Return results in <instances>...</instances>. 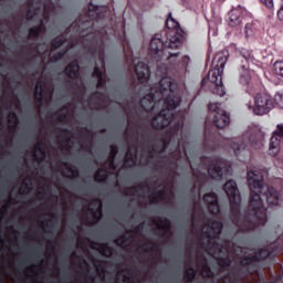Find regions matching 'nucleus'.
Returning <instances> with one entry per match:
<instances>
[{
  "label": "nucleus",
  "mask_w": 283,
  "mask_h": 283,
  "mask_svg": "<svg viewBox=\"0 0 283 283\" xmlns=\"http://www.w3.org/2000/svg\"><path fill=\"white\" fill-rule=\"evenodd\" d=\"M248 185L250 187V201L247 211L242 214L240 211L242 197L235 180L230 179L223 186V191L230 202V220L234 227L239 228L241 233L255 231L258 227L266 224V210L262 201L264 191V177L260 171H248Z\"/></svg>",
  "instance_id": "nucleus-1"
},
{
  "label": "nucleus",
  "mask_w": 283,
  "mask_h": 283,
  "mask_svg": "<svg viewBox=\"0 0 283 283\" xmlns=\"http://www.w3.org/2000/svg\"><path fill=\"white\" fill-rule=\"evenodd\" d=\"M105 19V14L101 13V7L90 3L86 14H81L72 24L66 29L69 32L72 30L80 34V41L86 50L87 54L97 59L93 78H101L105 74V36L107 31L105 27L98 25Z\"/></svg>",
  "instance_id": "nucleus-2"
},
{
  "label": "nucleus",
  "mask_w": 283,
  "mask_h": 283,
  "mask_svg": "<svg viewBox=\"0 0 283 283\" xmlns=\"http://www.w3.org/2000/svg\"><path fill=\"white\" fill-rule=\"evenodd\" d=\"M148 92L140 99V107L144 112H154L157 105L164 103V108L151 119V127L157 130L169 127L176 118L174 109L182 103V97L178 93V84L171 77H163L159 81V87L148 86Z\"/></svg>",
  "instance_id": "nucleus-3"
},
{
  "label": "nucleus",
  "mask_w": 283,
  "mask_h": 283,
  "mask_svg": "<svg viewBox=\"0 0 283 283\" xmlns=\"http://www.w3.org/2000/svg\"><path fill=\"white\" fill-rule=\"evenodd\" d=\"M166 31L156 33L150 40L149 54L156 59L157 63L160 61L171 63L174 59H178L180 51L172 52L171 50H180L187 41V32L180 28V23L174 19L171 13L166 20Z\"/></svg>",
  "instance_id": "nucleus-4"
},
{
  "label": "nucleus",
  "mask_w": 283,
  "mask_h": 283,
  "mask_svg": "<svg viewBox=\"0 0 283 283\" xmlns=\"http://www.w3.org/2000/svg\"><path fill=\"white\" fill-rule=\"evenodd\" d=\"M207 227L211 232L208 233L207 242H205V240L200 241L201 247L208 251L209 255H212L214 260H218L219 266L221 269L231 266V259L229 256H224L229 253V248L216 241L220 240L223 227L222 221L208 219Z\"/></svg>",
  "instance_id": "nucleus-5"
},
{
  "label": "nucleus",
  "mask_w": 283,
  "mask_h": 283,
  "mask_svg": "<svg viewBox=\"0 0 283 283\" xmlns=\"http://www.w3.org/2000/svg\"><path fill=\"white\" fill-rule=\"evenodd\" d=\"M208 116L206 118V125H205V148L210 149V151H216L218 149V143L216 142H209V138H211L209 125L212 123L217 129H224V127H229L231 125V116L227 111L222 109L221 103H210L208 105Z\"/></svg>",
  "instance_id": "nucleus-6"
},
{
  "label": "nucleus",
  "mask_w": 283,
  "mask_h": 283,
  "mask_svg": "<svg viewBox=\"0 0 283 283\" xmlns=\"http://www.w3.org/2000/svg\"><path fill=\"white\" fill-rule=\"evenodd\" d=\"M282 250L275 245V243L269 245L268 248L261 249L259 252H255L251 256H241L239 264L245 269L241 272L242 275H253V273H258L260 268L255 262H262L263 260H275L277 258V253Z\"/></svg>",
  "instance_id": "nucleus-7"
},
{
  "label": "nucleus",
  "mask_w": 283,
  "mask_h": 283,
  "mask_svg": "<svg viewBox=\"0 0 283 283\" xmlns=\"http://www.w3.org/2000/svg\"><path fill=\"white\" fill-rule=\"evenodd\" d=\"M227 61H229V57L224 55V53H218L213 59L214 67L208 72V77H205L201 81L202 86H205L207 80L210 81V83H213L216 87L213 94H217L218 96H224L226 94L224 86L222 85V72H224Z\"/></svg>",
  "instance_id": "nucleus-8"
},
{
  "label": "nucleus",
  "mask_w": 283,
  "mask_h": 283,
  "mask_svg": "<svg viewBox=\"0 0 283 283\" xmlns=\"http://www.w3.org/2000/svg\"><path fill=\"white\" fill-rule=\"evenodd\" d=\"M231 147L234 151V156L239 160H242L244 156H249L251 147L253 149H260L262 147V139L256 138L255 135L244 134L242 137L234 139L231 143Z\"/></svg>",
  "instance_id": "nucleus-9"
},
{
  "label": "nucleus",
  "mask_w": 283,
  "mask_h": 283,
  "mask_svg": "<svg viewBox=\"0 0 283 283\" xmlns=\"http://www.w3.org/2000/svg\"><path fill=\"white\" fill-rule=\"evenodd\" d=\"M201 165L207 167V171L212 180H222L224 171H229L227 161L221 157H207L200 159Z\"/></svg>",
  "instance_id": "nucleus-10"
},
{
  "label": "nucleus",
  "mask_w": 283,
  "mask_h": 283,
  "mask_svg": "<svg viewBox=\"0 0 283 283\" xmlns=\"http://www.w3.org/2000/svg\"><path fill=\"white\" fill-rule=\"evenodd\" d=\"M182 124H180V122L176 123L174 127H171L168 132V136L161 137L157 144L150 145V150L148 151L149 160H154V154H165V151L169 149V145H171V139L174 138V136H178V132H180Z\"/></svg>",
  "instance_id": "nucleus-11"
},
{
  "label": "nucleus",
  "mask_w": 283,
  "mask_h": 283,
  "mask_svg": "<svg viewBox=\"0 0 283 283\" xmlns=\"http://www.w3.org/2000/svg\"><path fill=\"white\" fill-rule=\"evenodd\" d=\"M43 1V12L42 18H39V24L35 25L38 31L43 34L48 31V23H50V17L55 14L56 8H59V1L61 0H42Z\"/></svg>",
  "instance_id": "nucleus-12"
},
{
  "label": "nucleus",
  "mask_w": 283,
  "mask_h": 283,
  "mask_svg": "<svg viewBox=\"0 0 283 283\" xmlns=\"http://www.w3.org/2000/svg\"><path fill=\"white\" fill-rule=\"evenodd\" d=\"M182 156H187V147L180 139H177V146L175 150L168 153V155L164 156V160H166L167 169H171V167L178 166V160L182 158Z\"/></svg>",
  "instance_id": "nucleus-13"
},
{
  "label": "nucleus",
  "mask_w": 283,
  "mask_h": 283,
  "mask_svg": "<svg viewBox=\"0 0 283 283\" xmlns=\"http://www.w3.org/2000/svg\"><path fill=\"white\" fill-rule=\"evenodd\" d=\"M239 61V81L241 85H249L251 83V69L249 65V61H251V54H241Z\"/></svg>",
  "instance_id": "nucleus-14"
},
{
  "label": "nucleus",
  "mask_w": 283,
  "mask_h": 283,
  "mask_svg": "<svg viewBox=\"0 0 283 283\" xmlns=\"http://www.w3.org/2000/svg\"><path fill=\"white\" fill-rule=\"evenodd\" d=\"M271 109H273V101L266 95H256L253 113L256 114V116H264V114H269Z\"/></svg>",
  "instance_id": "nucleus-15"
},
{
  "label": "nucleus",
  "mask_w": 283,
  "mask_h": 283,
  "mask_svg": "<svg viewBox=\"0 0 283 283\" xmlns=\"http://www.w3.org/2000/svg\"><path fill=\"white\" fill-rule=\"evenodd\" d=\"M56 0H53L55 2ZM28 11H27V21H34L41 17L43 12V0H29L28 1Z\"/></svg>",
  "instance_id": "nucleus-16"
},
{
  "label": "nucleus",
  "mask_w": 283,
  "mask_h": 283,
  "mask_svg": "<svg viewBox=\"0 0 283 283\" xmlns=\"http://www.w3.org/2000/svg\"><path fill=\"white\" fill-rule=\"evenodd\" d=\"M135 74L138 78V83L140 85H146L149 83V76L151 75V71L149 70V65L144 62H138L135 65Z\"/></svg>",
  "instance_id": "nucleus-17"
},
{
  "label": "nucleus",
  "mask_w": 283,
  "mask_h": 283,
  "mask_svg": "<svg viewBox=\"0 0 283 283\" xmlns=\"http://www.w3.org/2000/svg\"><path fill=\"white\" fill-rule=\"evenodd\" d=\"M203 202L212 216L220 213V203H218V195L216 192L206 193L203 196Z\"/></svg>",
  "instance_id": "nucleus-18"
},
{
  "label": "nucleus",
  "mask_w": 283,
  "mask_h": 283,
  "mask_svg": "<svg viewBox=\"0 0 283 283\" xmlns=\"http://www.w3.org/2000/svg\"><path fill=\"white\" fill-rule=\"evenodd\" d=\"M64 74L67 78H71V81H78L81 77V65H78V60L70 62L64 69Z\"/></svg>",
  "instance_id": "nucleus-19"
},
{
  "label": "nucleus",
  "mask_w": 283,
  "mask_h": 283,
  "mask_svg": "<svg viewBox=\"0 0 283 283\" xmlns=\"http://www.w3.org/2000/svg\"><path fill=\"white\" fill-rule=\"evenodd\" d=\"M263 197L265 198L269 207H277V205H280V192L273 187H268Z\"/></svg>",
  "instance_id": "nucleus-20"
},
{
  "label": "nucleus",
  "mask_w": 283,
  "mask_h": 283,
  "mask_svg": "<svg viewBox=\"0 0 283 283\" xmlns=\"http://www.w3.org/2000/svg\"><path fill=\"white\" fill-rule=\"evenodd\" d=\"M283 138V124H279L276 126V130H274L273 136L270 139V149H280V143Z\"/></svg>",
  "instance_id": "nucleus-21"
},
{
  "label": "nucleus",
  "mask_w": 283,
  "mask_h": 283,
  "mask_svg": "<svg viewBox=\"0 0 283 283\" xmlns=\"http://www.w3.org/2000/svg\"><path fill=\"white\" fill-rule=\"evenodd\" d=\"M153 224H156L158 229H161L164 231V235L166 233H171V221L168 218L163 217H156L151 220Z\"/></svg>",
  "instance_id": "nucleus-22"
},
{
  "label": "nucleus",
  "mask_w": 283,
  "mask_h": 283,
  "mask_svg": "<svg viewBox=\"0 0 283 283\" xmlns=\"http://www.w3.org/2000/svg\"><path fill=\"white\" fill-rule=\"evenodd\" d=\"M229 25L230 28H235L242 23V11L240 9H233L229 13Z\"/></svg>",
  "instance_id": "nucleus-23"
},
{
  "label": "nucleus",
  "mask_w": 283,
  "mask_h": 283,
  "mask_svg": "<svg viewBox=\"0 0 283 283\" xmlns=\"http://www.w3.org/2000/svg\"><path fill=\"white\" fill-rule=\"evenodd\" d=\"M91 207L93 208H88V211L93 213V218L98 220V216H103V201H101V199H93Z\"/></svg>",
  "instance_id": "nucleus-24"
},
{
  "label": "nucleus",
  "mask_w": 283,
  "mask_h": 283,
  "mask_svg": "<svg viewBox=\"0 0 283 283\" xmlns=\"http://www.w3.org/2000/svg\"><path fill=\"white\" fill-rule=\"evenodd\" d=\"M137 160H138V155L136 150L132 151V148H128L126 151V156L124 158L125 167H128V169H132V167H136Z\"/></svg>",
  "instance_id": "nucleus-25"
},
{
  "label": "nucleus",
  "mask_w": 283,
  "mask_h": 283,
  "mask_svg": "<svg viewBox=\"0 0 283 283\" xmlns=\"http://www.w3.org/2000/svg\"><path fill=\"white\" fill-rule=\"evenodd\" d=\"M116 156H118V146L113 144L111 145V153L108 157V167L112 171H116Z\"/></svg>",
  "instance_id": "nucleus-26"
},
{
  "label": "nucleus",
  "mask_w": 283,
  "mask_h": 283,
  "mask_svg": "<svg viewBox=\"0 0 283 283\" xmlns=\"http://www.w3.org/2000/svg\"><path fill=\"white\" fill-rule=\"evenodd\" d=\"M34 150L35 151H39L40 156L34 153L33 154V158L35 160V163H43V160H45V156H46V153H45V147H43V142H39L35 146H34Z\"/></svg>",
  "instance_id": "nucleus-27"
},
{
  "label": "nucleus",
  "mask_w": 283,
  "mask_h": 283,
  "mask_svg": "<svg viewBox=\"0 0 283 283\" xmlns=\"http://www.w3.org/2000/svg\"><path fill=\"white\" fill-rule=\"evenodd\" d=\"M150 205H158V202H165L167 200V191L165 189L154 192L150 197Z\"/></svg>",
  "instance_id": "nucleus-28"
},
{
  "label": "nucleus",
  "mask_w": 283,
  "mask_h": 283,
  "mask_svg": "<svg viewBox=\"0 0 283 283\" xmlns=\"http://www.w3.org/2000/svg\"><path fill=\"white\" fill-rule=\"evenodd\" d=\"M34 103L38 105V109H41V105H43V85L41 82H38L35 85Z\"/></svg>",
  "instance_id": "nucleus-29"
},
{
  "label": "nucleus",
  "mask_w": 283,
  "mask_h": 283,
  "mask_svg": "<svg viewBox=\"0 0 283 283\" xmlns=\"http://www.w3.org/2000/svg\"><path fill=\"white\" fill-rule=\"evenodd\" d=\"M65 43H67V38L63 34L57 35L51 41V51L54 52V50H59V48Z\"/></svg>",
  "instance_id": "nucleus-30"
},
{
  "label": "nucleus",
  "mask_w": 283,
  "mask_h": 283,
  "mask_svg": "<svg viewBox=\"0 0 283 283\" xmlns=\"http://www.w3.org/2000/svg\"><path fill=\"white\" fill-rule=\"evenodd\" d=\"M107 178H108L107 168H99L94 175V180L96 182H105Z\"/></svg>",
  "instance_id": "nucleus-31"
},
{
  "label": "nucleus",
  "mask_w": 283,
  "mask_h": 283,
  "mask_svg": "<svg viewBox=\"0 0 283 283\" xmlns=\"http://www.w3.org/2000/svg\"><path fill=\"white\" fill-rule=\"evenodd\" d=\"M273 72L277 78L283 80V60H277L274 62Z\"/></svg>",
  "instance_id": "nucleus-32"
},
{
  "label": "nucleus",
  "mask_w": 283,
  "mask_h": 283,
  "mask_svg": "<svg viewBox=\"0 0 283 283\" xmlns=\"http://www.w3.org/2000/svg\"><path fill=\"white\" fill-rule=\"evenodd\" d=\"M8 120H9V129L14 132V129H17V125H19V116L17 115L15 112H10Z\"/></svg>",
  "instance_id": "nucleus-33"
},
{
  "label": "nucleus",
  "mask_w": 283,
  "mask_h": 283,
  "mask_svg": "<svg viewBox=\"0 0 283 283\" xmlns=\"http://www.w3.org/2000/svg\"><path fill=\"white\" fill-rule=\"evenodd\" d=\"M189 63H191V57L189 55H184L178 62V67L181 72H187V67H189Z\"/></svg>",
  "instance_id": "nucleus-34"
},
{
  "label": "nucleus",
  "mask_w": 283,
  "mask_h": 283,
  "mask_svg": "<svg viewBox=\"0 0 283 283\" xmlns=\"http://www.w3.org/2000/svg\"><path fill=\"white\" fill-rule=\"evenodd\" d=\"M154 249H156V243L153 241H148L138 247V250L144 251V253H151L154 252Z\"/></svg>",
  "instance_id": "nucleus-35"
},
{
  "label": "nucleus",
  "mask_w": 283,
  "mask_h": 283,
  "mask_svg": "<svg viewBox=\"0 0 283 283\" xmlns=\"http://www.w3.org/2000/svg\"><path fill=\"white\" fill-rule=\"evenodd\" d=\"M62 165L63 167H65V169H67L70 174H72L73 178H78L81 172L78 171V169H74V166H72V164L64 161L62 163Z\"/></svg>",
  "instance_id": "nucleus-36"
},
{
  "label": "nucleus",
  "mask_w": 283,
  "mask_h": 283,
  "mask_svg": "<svg viewBox=\"0 0 283 283\" xmlns=\"http://www.w3.org/2000/svg\"><path fill=\"white\" fill-rule=\"evenodd\" d=\"M39 36H41L39 29L35 25L31 27L29 29L28 39H31L32 41H36V39H39Z\"/></svg>",
  "instance_id": "nucleus-37"
},
{
  "label": "nucleus",
  "mask_w": 283,
  "mask_h": 283,
  "mask_svg": "<svg viewBox=\"0 0 283 283\" xmlns=\"http://www.w3.org/2000/svg\"><path fill=\"white\" fill-rule=\"evenodd\" d=\"M99 249H102L103 255L105 258H109V255L114 254V248L109 247L107 243H102L99 245Z\"/></svg>",
  "instance_id": "nucleus-38"
},
{
  "label": "nucleus",
  "mask_w": 283,
  "mask_h": 283,
  "mask_svg": "<svg viewBox=\"0 0 283 283\" xmlns=\"http://www.w3.org/2000/svg\"><path fill=\"white\" fill-rule=\"evenodd\" d=\"M130 189L133 191H138V189H139V191H144V189H147V191H149L151 189V186L149 185V181H143L137 186L130 187Z\"/></svg>",
  "instance_id": "nucleus-39"
},
{
  "label": "nucleus",
  "mask_w": 283,
  "mask_h": 283,
  "mask_svg": "<svg viewBox=\"0 0 283 283\" xmlns=\"http://www.w3.org/2000/svg\"><path fill=\"white\" fill-rule=\"evenodd\" d=\"M202 275L203 277H213V271L211 270V266H209V264H207V261H205L203 265H202Z\"/></svg>",
  "instance_id": "nucleus-40"
},
{
  "label": "nucleus",
  "mask_w": 283,
  "mask_h": 283,
  "mask_svg": "<svg viewBox=\"0 0 283 283\" xmlns=\"http://www.w3.org/2000/svg\"><path fill=\"white\" fill-rule=\"evenodd\" d=\"M185 275L187 277V282H193L196 280V269L189 268L188 270L185 271Z\"/></svg>",
  "instance_id": "nucleus-41"
},
{
  "label": "nucleus",
  "mask_w": 283,
  "mask_h": 283,
  "mask_svg": "<svg viewBox=\"0 0 283 283\" xmlns=\"http://www.w3.org/2000/svg\"><path fill=\"white\" fill-rule=\"evenodd\" d=\"M65 54H67V51H59L51 56V61H53V63H59V61H62L65 57Z\"/></svg>",
  "instance_id": "nucleus-42"
},
{
  "label": "nucleus",
  "mask_w": 283,
  "mask_h": 283,
  "mask_svg": "<svg viewBox=\"0 0 283 283\" xmlns=\"http://www.w3.org/2000/svg\"><path fill=\"white\" fill-rule=\"evenodd\" d=\"M132 237H129V235H127V234H122L119 238H117L116 240H115V244L117 245V247H123V244H125L126 242H129V239H130Z\"/></svg>",
  "instance_id": "nucleus-43"
},
{
  "label": "nucleus",
  "mask_w": 283,
  "mask_h": 283,
  "mask_svg": "<svg viewBox=\"0 0 283 283\" xmlns=\"http://www.w3.org/2000/svg\"><path fill=\"white\" fill-rule=\"evenodd\" d=\"M59 132H60L62 138H65V142L70 143V140H71L70 136H72V132L67 128H59Z\"/></svg>",
  "instance_id": "nucleus-44"
},
{
  "label": "nucleus",
  "mask_w": 283,
  "mask_h": 283,
  "mask_svg": "<svg viewBox=\"0 0 283 283\" xmlns=\"http://www.w3.org/2000/svg\"><path fill=\"white\" fill-rule=\"evenodd\" d=\"M105 85H107V80H105V77L103 75H102V77H97L96 88L101 90V88L105 87Z\"/></svg>",
  "instance_id": "nucleus-45"
},
{
  "label": "nucleus",
  "mask_w": 283,
  "mask_h": 283,
  "mask_svg": "<svg viewBox=\"0 0 283 283\" xmlns=\"http://www.w3.org/2000/svg\"><path fill=\"white\" fill-rule=\"evenodd\" d=\"M102 96H104L103 92L95 91L91 94L90 98H92L93 101H101Z\"/></svg>",
  "instance_id": "nucleus-46"
},
{
  "label": "nucleus",
  "mask_w": 283,
  "mask_h": 283,
  "mask_svg": "<svg viewBox=\"0 0 283 283\" xmlns=\"http://www.w3.org/2000/svg\"><path fill=\"white\" fill-rule=\"evenodd\" d=\"M144 137H145L144 140H145L146 143H151V138H154V132H151V130H149V129L145 130Z\"/></svg>",
  "instance_id": "nucleus-47"
},
{
  "label": "nucleus",
  "mask_w": 283,
  "mask_h": 283,
  "mask_svg": "<svg viewBox=\"0 0 283 283\" xmlns=\"http://www.w3.org/2000/svg\"><path fill=\"white\" fill-rule=\"evenodd\" d=\"M253 24L251 23H247L245 28H244V34L245 36H251V34H253Z\"/></svg>",
  "instance_id": "nucleus-48"
},
{
  "label": "nucleus",
  "mask_w": 283,
  "mask_h": 283,
  "mask_svg": "<svg viewBox=\"0 0 283 283\" xmlns=\"http://www.w3.org/2000/svg\"><path fill=\"white\" fill-rule=\"evenodd\" d=\"M124 53H125V56H126V61H132L133 52L129 49H127V46L124 48Z\"/></svg>",
  "instance_id": "nucleus-49"
},
{
  "label": "nucleus",
  "mask_w": 283,
  "mask_h": 283,
  "mask_svg": "<svg viewBox=\"0 0 283 283\" xmlns=\"http://www.w3.org/2000/svg\"><path fill=\"white\" fill-rule=\"evenodd\" d=\"M30 48H31L32 52H36V54H41V51H39V44L38 43L32 42L30 44Z\"/></svg>",
  "instance_id": "nucleus-50"
},
{
  "label": "nucleus",
  "mask_w": 283,
  "mask_h": 283,
  "mask_svg": "<svg viewBox=\"0 0 283 283\" xmlns=\"http://www.w3.org/2000/svg\"><path fill=\"white\" fill-rule=\"evenodd\" d=\"M10 205H12V202H7L4 206H3V211L0 212V216L3 217L6 211H8V209H10Z\"/></svg>",
  "instance_id": "nucleus-51"
},
{
  "label": "nucleus",
  "mask_w": 283,
  "mask_h": 283,
  "mask_svg": "<svg viewBox=\"0 0 283 283\" xmlns=\"http://www.w3.org/2000/svg\"><path fill=\"white\" fill-rule=\"evenodd\" d=\"M262 3L269 9L273 8V0H262Z\"/></svg>",
  "instance_id": "nucleus-52"
},
{
  "label": "nucleus",
  "mask_w": 283,
  "mask_h": 283,
  "mask_svg": "<svg viewBox=\"0 0 283 283\" xmlns=\"http://www.w3.org/2000/svg\"><path fill=\"white\" fill-rule=\"evenodd\" d=\"M65 118H67V114L63 113L57 117L59 123H64Z\"/></svg>",
  "instance_id": "nucleus-53"
},
{
  "label": "nucleus",
  "mask_w": 283,
  "mask_h": 283,
  "mask_svg": "<svg viewBox=\"0 0 283 283\" xmlns=\"http://www.w3.org/2000/svg\"><path fill=\"white\" fill-rule=\"evenodd\" d=\"M277 17H279L280 21H283V6L277 11Z\"/></svg>",
  "instance_id": "nucleus-54"
},
{
  "label": "nucleus",
  "mask_w": 283,
  "mask_h": 283,
  "mask_svg": "<svg viewBox=\"0 0 283 283\" xmlns=\"http://www.w3.org/2000/svg\"><path fill=\"white\" fill-rule=\"evenodd\" d=\"M143 224H145V223H142V224H139L138 227H136L135 228V233H138V231H140V229H143Z\"/></svg>",
  "instance_id": "nucleus-55"
},
{
  "label": "nucleus",
  "mask_w": 283,
  "mask_h": 283,
  "mask_svg": "<svg viewBox=\"0 0 283 283\" xmlns=\"http://www.w3.org/2000/svg\"><path fill=\"white\" fill-rule=\"evenodd\" d=\"M127 280H129V275H127V274H124V279H123V282H124V283H126V282H127Z\"/></svg>",
  "instance_id": "nucleus-56"
},
{
  "label": "nucleus",
  "mask_w": 283,
  "mask_h": 283,
  "mask_svg": "<svg viewBox=\"0 0 283 283\" xmlns=\"http://www.w3.org/2000/svg\"><path fill=\"white\" fill-rule=\"evenodd\" d=\"M190 169L193 172V176L198 177V172H196V169H193V167L190 165Z\"/></svg>",
  "instance_id": "nucleus-57"
},
{
  "label": "nucleus",
  "mask_w": 283,
  "mask_h": 283,
  "mask_svg": "<svg viewBox=\"0 0 283 283\" xmlns=\"http://www.w3.org/2000/svg\"><path fill=\"white\" fill-rule=\"evenodd\" d=\"M83 263L85 264V266L90 268V263H87L85 260H83Z\"/></svg>",
  "instance_id": "nucleus-58"
},
{
  "label": "nucleus",
  "mask_w": 283,
  "mask_h": 283,
  "mask_svg": "<svg viewBox=\"0 0 283 283\" xmlns=\"http://www.w3.org/2000/svg\"><path fill=\"white\" fill-rule=\"evenodd\" d=\"M115 283H120V279H116Z\"/></svg>",
  "instance_id": "nucleus-59"
},
{
  "label": "nucleus",
  "mask_w": 283,
  "mask_h": 283,
  "mask_svg": "<svg viewBox=\"0 0 283 283\" xmlns=\"http://www.w3.org/2000/svg\"><path fill=\"white\" fill-rule=\"evenodd\" d=\"M82 129H83L84 132H88L87 127H83Z\"/></svg>",
  "instance_id": "nucleus-60"
},
{
  "label": "nucleus",
  "mask_w": 283,
  "mask_h": 283,
  "mask_svg": "<svg viewBox=\"0 0 283 283\" xmlns=\"http://www.w3.org/2000/svg\"><path fill=\"white\" fill-rule=\"evenodd\" d=\"M1 244H6V241H3V239L0 240Z\"/></svg>",
  "instance_id": "nucleus-61"
},
{
  "label": "nucleus",
  "mask_w": 283,
  "mask_h": 283,
  "mask_svg": "<svg viewBox=\"0 0 283 283\" xmlns=\"http://www.w3.org/2000/svg\"><path fill=\"white\" fill-rule=\"evenodd\" d=\"M101 271H102V273H105V269L102 268Z\"/></svg>",
  "instance_id": "nucleus-62"
},
{
  "label": "nucleus",
  "mask_w": 283,
  "mask_h": 283,
  "mask_svg": "<svg viewBox=\"0 0 283 283\" xmlns=\"http://www.w3.org/2000/svg\"><path fill=\"white\" fill-rule=\"evenodd\" d=\"M123 271L129 273V270H123Z\"/></svg>",
  "instance_id": "nucleus-63"
},
{
  "label": "nucleus",
  "mask_w": 283,
  "mask_h": 283,
  "mask_svg": "<svg viewBox=\"0 0 283 283\" xmlns=\"http://www.w3.org/2000/svg\"><path fill=\"white\" fill-rule=\"evenodd\" d=\"M234 282H238V277L234 279Z\"/></svg>",
  "instance_id": "nucleus-64"
}]
</instances>
